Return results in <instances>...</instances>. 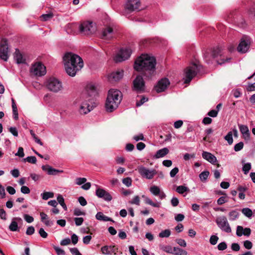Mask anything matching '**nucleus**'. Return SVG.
<instances>
[{
	"mask_svg": "<svg viewBox=\"0 0 255 255\" xmlns=\"http://www.w3.org/2000/svg\"><path fill=\"white\" fill-rule=\"evenodd\" d=\"M156 59L147 54H142L135 61L134 69L141 72L142 75H137L133 81L132 90L138 93L144 91L145 82L142 76L150 78L155 75Z\"/></svg>",
	"mask_w": 255,
	"mask_h": 255,
	"instance_id": "nucleus-1",
	"label": "nucleus"
},
{
	"mask_svg": "<svg viewBox=\"0 0 255 255\" xmlns=\"http://www.w3.org/2000/svg\"><path fill=\"white\" fill-rule=\"evenodd\" d=\"M65 68L70 76H74L76 72L83 66L82 59L78 55L71 52L66 53L63 57Z\"/></svg>",
	"mask_w": 255,
	"mask_h": 255,
	"instance_id": "nucleus-2",
	"label": "nucleus"
},
{
	"mask_svg": "<svg viewBox=\"0 0 255 255\" xmlns=\"http://www.w3.org/2000/svg\"><path fill=\"white\" fill-rule=\"evenodd\" d=\"M123 98L122 92L116 89H110L108 94L105 103V109L107 112L111 113L117 109Z\"/></svg>",
	"mask_w": 255,
	"mask_h": 255,
	"instance_id": "nucleus-3",
	"label": "nucleus"
},
{
	"mask_svg": "<svg viewBox=\"0 0 255 255\" xmlns=\"http://www.w3.org/2000/svg\"><path fill=\"white\" fill-rule=\"evenodd\" d=\"M201 66L197 63H192L185 70V79L184 83L188 84L197 74L201 70Z\"/></svg>",
	"mask_w": 255,
	"mask_h": 255,
	"instance_id": "nucleus-4",
	"label": "nucleus"
},
{
	"mask_svg": "<svg viewBox=\"0 0 255 255\" xmlns=\"http://www.w3.org/2000/svg\"><path fill=\"white\" fill-rule=\"evenodd\" d=\"M46 86L49 91L54 93H57L62 89L61 82L54 77H51L47 80Z\"/></svg>",
	"mask_w": 255,
	"mask_h": 255,
	"instance_id": "nucleus-5",
	"label": "nucleus"
},
{
	"mask_svg": "<svg viewBox=\"0 0 255 255\" xmlns=\"http://www.w3.org/2000/svg\"><path fill=\"white\" fill-rule=\"evenodd\" d=\"M215 222L218 227L222 231L227 233L232 232L231 228L226 216H222L217 217Z\"/></svg>",
	"mask_w": 255,
	"mask_h": 255,
	"instance_id": "nucleus-6",
	"label": "nucleus"
},
{
	"mask_svg": "<svg viewBox=\"0 0 255 255\" xmlns=\"http://www.w3.org/2000/svg\"><path fill=\"white\" fill-rule=\"evenodd\" d=\"M95 28L93 26L92 22L84 21L79 26V31L82 34L89 35L95 32Z\"/></svg>",
	"mask_w": 255,
	"mask_h": 255,
	"instance_id": "nucleus-7",
	"label": "nucleus"
},
{
	"mask_svg": "<svg viewBox=\"0 0 255 255\" xmlns=\"http://www.w3.org/2000/svg\"><path fill=\"white\" fill-rule=\"evenodd\" d=\"M218 56H222L221 50L219 47H214L210 50H207L204 54V59L207 63H210L212 59H215Z\"/></svg>",
	"mask_w": 255,
	"mask_h": 255,
	"instance_id": "nucleus-8",
	"label": "nucleus"
},
{
	"mask_svg": "<svg viewBox=\"0 0 255 255\" xmlns=\"http://www.w3.org/2000/svg\"><path fill=\"white\" fill-rule=\"evenodd\" d=\"M30 71L31 74L37 76H43L46 73L45 66L40 62L33 64Z\"/></svg>",
	"mask_w": 255,
	"mask_h": 255,
	"instance_id": "nucleus-9",
	"label": "nucleus"
},
{
	"mask_svg": "<svg viewBox=\"0 0 255 255\" xmlns=\"http://www.w3.org/2000/svg\"><path fill=\"white\" fill-rule=\"evenodd\" d=\"M131 53V50L130 48H122L120 50L118 54L115 58L116 62H120L128 59Z\"/></svg>",
	"mask_w": 255,
	"mask_h": 255,
	"instance_id": "nucleus-10",
	"label": "nucleus"
},
{
	"mask_svg": "<svg viewBox=\"0 0 255 255\" xmlns=\"http://www.w3.org/2000/svg\"><path fill=\"white\" fill-rule=\"evenodd\" d=\"M8 52L7 41L5 38H2L0 43V58L6 61L8 58Z\"/></svg>",
	"mask_w": 255,
	"mask_h": 255,
	"instance_id": "nucleus-11",
	"label": "nucleus"
},
{
	"mask_svg": "<svg viewBox=\"0 0 255 255\" xmlns=\"http://www.w3.org/2000/svg\"><path fill=\"white\" fill-rule=\"evenodd\" d=\"M170 82L169 80L166 78H162L160 80L156 85L154 86V89L157 93H160L164 91L167 87L169 85Z\"/></svg>",
	"mask_w": 255,
	"mask_h": 255,
	"instance_id": "nucleus-12",
	"label": "nucleus"
},
{
	"mask_svg": "<svg viewBox=\"0 0 255 255\" xmlns=\"http://www.w3.org/2000/svg\"><path fill=\"white\" fill-rule=\"evenodd\" d=\"M251 41L248 37H244L241 39L237 49L238 51L242 53H246L250 48Z\"/></svg>",
	"mask_w": 255,
	"mask_h": 255,
	"instance_id": "nucleus-13",
	"label": "nucleus"
},
{
	"mask_svg": "<svg viewBox=\"0 0 255 255\" xmlns=\"http://www.w3.org/2000/svg\"><path fill=\"white\" fill-rule=\"evenodd\" d=\"M138 172L142 177L148 179H152L156 174V171L155 170H150L144 167H140L138 169Z\"/></svg>",
	"mask_w": 255,
	"mask_h": 255,
	"instance_id": "nucleus-14",
	"label": "nucleus"
},
{
	"mask_svg": "<svg viewBox=\"0 0 255 255\" xmlns=\"http://www.w3.org/2000/svg\"><path fill=\"white\" fill-rule=\"evenodd\" d=\"M140 5V0H127L125 6V9L132 12L138 9Z\"/></svg>",
	"mask_w": 255,
	"mask_h": 255,
	"instance_id": "nucleus-15",
	"label": "nucleus"
},
{
	"mask_svg": "<svg viewBox=\"0 0 255 255\" xmlns=\"http://www.w3.org/2000/svg\"><path fill=\"white\" fill-rule=\"evenodd\" d=\"M92 99L88 98L82 103L80 108V112L82 114H86L93 110V106H91L89 103H92Z\"/></svg>",
	"mask_w": 255,
	"mask_h": 255,
	"instance_id": "nucleus-16",
	"label": "nucleus"
},
{
	"mask_svg": "<svg viewBox=\"0 0 255 255\" xmlns=\"http://www.w3.org/2000/svg\"><path fill=\"white\" fill-rule=\"evenodd\" d=\"M96 195L99 198H103L107 201H110L112 199V197L110 194L102 188H97L96 190Z\"/></svg>",
	"mask_w": 255,
	"mask_h": 255,
	"instance_id": "nucleus-17",
	"label": "nucleus"
},
{
	"mask_svg": "<svg viewBox=\"0 0 255 255\" xmlns=\"http://www.w3.org/2000/svg\"><path fill=\"white\" fill-rule=\"evenodd\" d=\"M124 75V71H118L113 72L108 76V80L110 82H115L121 80Z\"/></svg>",
	"mask_w": 255,
	"mask_h": 255,
	"instance_id": "nucleus-18",
	"label": "nucleus"
},
{
	"mask_svg": "<svg viewBox=\"0 0 255 255\" xmlns=\"http://www.w3.org/2000/svg\"><path fill=\"white\" fill-rule=\"evenodd\" d=\"M87 95L85 96L87 99L91 98L92 99V97L95 96L97 93L96 87L93 84H90L87 86Z\"/></svg>",
	"mask_w": 255,
	"mask_h": 255,
	"instance_id": "nucleus-19",
	"label": "nucleus"
},
{
	"mask_svg": "<svg viewBox=\"0 0 255 255\" xmlns=\"http://www.w3.org/2000/svg\"><path fill=\"white\" fill-rule=\"evenodd\" d=\"M202 157L212 164L215 165L217 161L216 157L214 155L207 151L203 152Z\"/></svg>",
	"mask_w": 255,
	"mask_h": 255,
	"instance_id": "nucleus-20",
	"label": "nucleus"
},
{
	"mask_svg": "<svg viewBox=\"0 0 255 255\" xmlns=\"http://www.w3.org/2000/svg\"><path fill=\"white\" fill-rule=\"evenodd\" d=\"M16 221L22 222V220L20 218H14L9 226V229L10 231L12 232L19 231L18 224Z\"/></svg>",
	"mask_w": 255,
	"mask_h": 255,
	"instance_id": "nucleus-21",
	"label": "nucleus"
},
{
	"mask_svg": "<svg viewBox=\"0 0 255 255\" xmlns=\"http://www.w3.org/2000/svg\"><path fill=\"white\" fill-rule=\"evenodd\" d=\"M113 31V29L111 27H108L104 29L102 32L101 38L103 39H110L112 36L110 35Z\"/></svg>",
	"mask_w": 255,
	"mask_h": 255,
	"instance_id": "nucleus-22",
	"label": "nucleus"
},
{
	"mask_svg": "<svg viewBox=\"0 0 255 255\" xmlns=\"http://www.w3.org/2000/svg\"><path fill=\"white\" fill-rule=\"evenodd\" d=\"M169 152V149L167 147L163 148L157 151L154 157L156 158L163 157L167 154Z\"/></svg>",
	"mask_w": 255,
	"mask_h": 255,
	"instance_id": "nucleus-23",
	"label": "nucleus"
},
{
	"mask_svg": "<svg viewBox=\"0 0 255 255\" xmlns=\"http://www.w3.org/2000/svg\"><path fill=\"white\" fill-rule=\"evenodd\" d=\"M96 218L98 220L103 221H111L114 222V221L111 218L106 216L102 212H99L96 215Z\"/></svg>",
	"mask_w": 255,
	"mask_h": 255,
	"instance_id": "nucleus-24",
	"label": "nucleus"
},
{
	"mask_svg": "<svg viewBox=\"0 0 255 255\" xmlns=\"http://www.w3.org/2000/svg\"><path fill=\"white\" fill-rule=\"evenodd\" d=\"M40 215L41 216V221L44 222L46 226L50 227L53 225V221L47 220L48 216L45 213L41 212Z\"/></svg>",
	"mask_w": 255,
	"mask_h": 255,
	"instance_id": "nucleus-25",
	"label": "nucleus"
},
{
	"mask_svg": "<svg viewBox=\"0 0 255 255\" xmlns=\"http://www.w3.org/2000/svg\"><path fill=\"white\" fill-rule=\"evenodd\" d=\"M14 58L18 64L24 63L25 62V59L23 58L22 54L20 53L19 50L17 49H16L15 50V52L14 53Z\"/></svg>",
	"mask_w": 255,
	"mask_h": 255,
	"instance_id": "nucleus-26",
	"label": "nucleus"
},
{
	"mask_svg": "<svg viewBox=\"0 0 255 255\" xmlns=\"http://www.w3.org/2000/svg\"><path fill=\"white\" fill-rule=\"evenodd\" d=\"M173 254L175 255H187V252L182 249L177 247H174L173 248Z\"/></svg>",
	"mask_w": 255,
	"mask_h": 255,
	"instance_id": "nucleus-27",
	"label": "nucleus"
},
{
	"mask_svg": "<svg viewBox=\"0 0 255 255\" xmlns=\"http://www.w3.org/2000/svg\"><path fill=\"white\" fill-rule=\"evenodd\" d=\"M159 248L160 250L164 251L165 252L168 254H173V248L170 246H164L160 245L159 246Z\"/></svg>",
	"mask_w": 255,
	"mask_h": 255,
	"instance_id": "nucleus-28",
	"label": "nucleus"
},
{
	"mask_svg": "<svg viewBox=\"0 0 255 255\" xmlns=\"http://www.w3.org/2000/svg\"><path fill=\"white\" fill-rule=\"evenodd\" d=\"M57 201L58 203L60 204V205L63 207V208L64 209L65 211H66L67 210V206L64 202V199L63 197V196L59 194L57 198Z\"/></svg>",
	"mask_w": 255,
	"mask_h": 255,
	"instance_id": "nucleus-29",
	"label": "nucleus"
},
{
	"mask_svg": "<svg viewBox=\"0 0 255 255\" xmlns=\"http://www.w3.org/2000/svg\"><path fill=\"white\" fill-rule=\"evenodd\" d=\"M239 215V213L237 210H232L229 214L230 220L232 221L235 220L237 218H238Z\"/></svg>",
	"mask_w": 255,
	"mask_h": 255,
	"instance_id": "nucleus-30",
	"label": "nucleus"
},
{
	"mask_svg": "<svg viewBox=\"0 0 255 255\" xmlns=\"http://www.w3.org/2000/svg\"><path fill=\"white\" fill-rule=\"evenodd\" d=\"M210 172L208 171H204L199 174V177L202 182H205L208 178Z\"/></svg>",
	"mask_w": 255,
	"mask_h": 255,
	"instance_id": "nucleus-31",
	"label": "nucleus"
},
{
	"mask_svg": "<svg viewBox=\"0 0 255 255\" xmlns=\"http://www.w3.org/2000/svg\"><path fill=\"white\" fill-rule=\"evenodd\" d=\"M150 191L155 196H158L160 193V188L156 186H152L150 188Z\"/></svg>",
	"mask_w": 255,
	"mask_h": 255,
	"instance_id": "nucleus-32",
	"label": "nucleus"
},
{
	"mask_svg": "<svg viewBox=\"0 0 255 255\" xmlns=\"http://www.w3.org/2000/svg\"><path fill=\"white\" fill-rule=\"evenodd\" d=\"M171 234V231L169 229H166L165 230L162 231L159 234V237L160 238H167L169 237Z\"/></svg>",
	"mask_w": 255,
	"mask_h": 255,
	"instance_id": "nucleus-33",
	"label": "nucleus"
},
{
	"mask_svg": "<svg viewBox=\"0 0 255 255\" xmlns=\"http://www.w3.org/2000/svg\"><path fill=\"white\" fill-rule=\"evenodd\" d=\"M189 190V189L188 188L183 185L177 186L176 189V192L179 194H183L184 192Z\"/></svg>",
	"mask_w": 255,
	"mask_h": 255,
	"instance_id": "nucleus-34",
	"label": "nucleus"
},
{
	"mask_svg": "<svg viewBox=\"0 0 255 255\" xmlns=\"http://www.w3.org/2000/svg\"><path fill=\"white\" fill-rule=\"evenodd\" d=\"M41 196L43 200H46L50 198H53L54 193L50 192H44L41 194Z\"/></svg>",
	"mask_w": 255,
	"mask_h": 255,
	"instance_id": "nucleus-35",
	"label": "nucleus"
},
{
	"mask_svg": "<svg viewBox=\"0 0 255 255\" xmlns=\"http://www.w3.org/2000/svg\"><path fill=\"white\" fill-rule=\"evenodd\" d=\"M53 17V14L51 12L42 14L40 16L41 20L42 21H47L51 19Z\"/></svg>",
	"mask_w": 255,
	"mask_h": 255,
	"instance_id": "nucleus-36",
	"label": "nucleus"
},
{
	"mask_svg": "<svg viewBox=\"0 0 255 255\" xmlns=\"http://www.w3.org/2000/svg\"><path fill=\"white\" fill-rule=\"evenodd\" d=\"M63 170H58V169L53 168L51 166V168H50L49 170H48V175H56L59 173H63Z\"/></svg>",
	"mask_w": 255,
	"mask_h": 255,
	"instance_id": "nucleus-37",
	"label": "nucleus"
},
{
	"mask_svg": "<svg viewBox=\"0 0 255 255\" xmlns=\"http://www.w3.org/2000/svg\"><path fill=\"white\" fill-rule=\"evenodd\" d=\"M242 212L246 216L251 217L253 215V212L251 209L249 208H243L242 210Z\"/></svg>",
	"mask_w": 255,
	"mask_h": 255,
	"instance_id": "nucleus-38",
	"label": "nucleus"
},
{
	"mask_svg": "<svg viewBox=\"0 0 255 255\" xmlns=\"http://www.w3.org/2000/svg\"><path fill=\"white\" fill-rule=\"evenodd\" d=\"M225 139L228 141L229 144L231 145L233 142L232 132H229L228 134L225 136Z\"/></svg>",
	"mask_w": 255,
	"mask_h": 255,
	"instance_id": "nucleus-39",
	"label": "nucleus"
},
{
	"mask_svg": "<svg viewBox=\"0 0 255 255\" xmlns=\"http://www.w3.org/2000/svg\"><path fill=\"white\" fill-rule=\"evenodd\" d=\"M23 160L24 161H27L29 163H32V164H35L37 161L36 157L33 156H28L26 158H24Z\"/></svg>",
	"mask_w": 255,
	"mask_h": 255,
	"instance_id": "nucleus-40",
	"label": "nucleus"
},
{
	"mask_svg": "<svg viewBox=\"0 0 255 255\" xmlns=\"http://www.w3.org/2000/svg\"><path fill=\"white\" fill-rule=\"evenodd\" d=\"M251 169V164L250 163H247L245 164L243 167V171L244 174H247L249 173V171Z\"/></svg>",
	"mask_w": 255,
	"mask_h": 255,
	"instance_id": "nucleus-41",
	"label": "nucleus"
},
{
	"mask_svg": "<svg viewBox=\"0 0 255 255\" xmlns=\"http://www.w3.org/2000/svg\"><path fill=\"white\" fill-rule=\"evenodd\" d=\"M239 127L240 130L241 132L242 133V134L247 133H248V132L249 131V128L247 126L240 125H239Z\"/></svg>",
	"mask_w": 255,
	"mask_h": 255,
	"instance_id": "nucleus-42",
	"label": "nucleus"
},
{
	"mask_svg": "<svg viewBox=\"0 0 255 255\" xmlns=\"http://www.w3.org/2000/svg\"><path fill=\"white\" fill-rule=\"evenodd\" d=\"M244 144L243 142L241 141L234 146V150L235 151H239L242 149L244 147Z\"/></svg>",
	"mask_w": 255,
	"mask_h": 255,
	"instance_id": "nucleus-43",
	"label": "nucleus"
},
{
	"mask_svg": "<svg viewBox=\"0 0 255 255\" xmlns=\"http://www.w3.org/2000/svg\"><path fill=\"white\" fill-rule=\"evenodd\" d=\"M218 240L219 238L218 236L216 235H212L210 237V243L211 245H215L217 243Z\"/></svg>",
	"mask_w": 255,
	"mask_h": 255,
	"instance_id": "nucleus-44",
	"label": "nucleus"
},
{
	"mask_svg": "<svg viewBox=\"0 0 255 255\" xmlns=\"http://www.w3.org/2000/svg\"><path fill=\"white\" fill-rule=\"evenodd\" d=\"M132 180L130 177H126L123 179V183L127 187H129L131 185Z\"/></svg>",
	"mask_w": 255,
	"mask_h": 255,
	"instance_id": "nucleus-45",
	"label": "nucleus"
},
{
	"mask_svg": "<svg viewBox=\"0 0 255 255\" xmlns=\"http://www.w3.org/2000/svg\"><path fill=\"white\" fill-rule=\"evenodd\" d=\"M53 248L58 255H65V252L63 250L55 246H53Z\"/></svg>",
	"mask_w": 255,
	"mask_h": 255,
	"instance_id": "nucleus-46",
	"label": "nucleus"
},
{
	"mask_svg": "<svg viewBox=\"0 0 255 255\" xmlns=\"http://www.w3.org/2000/svg\"><path fill=\"white\" fill-rule=\"evenodd\" d=\"M244 246L246 249L250 250L253 247V244L251 241L246 240L244 242Z\"/></svg>",
	"mask_w": 255,
	"mask_h": 255,
	"instance_id": "nucleus-47",
	"label": "nucleus"
},
{
	"mask_svg": "<svg viewBox=\"0 0 255 255\" xmlns=\"http://www.w3.org/2000/svg\"><path fill=\"white\" fill-rule=\"evenodd\" d=\"M227 248V245L226 242H223L218 245V249L219 251H224Z\"/></svg>",
	"mask_w": 255,
	"mask_h": 255,
	"instance_id": "nucleus-48",
	"label": "nucleus"
},
{
	"mask_svg": "<svg viewBox=\"0 0 255 255\" xmlns=\"http://www.w3.org/2000/svg\"><path fill=\"white\" fill-rule=\"evenodd\" d=\"M75 224L77 226L81 225L84 221V219L82 217H76L74 218Z\"/></svg>",
	"mask_w": 255,
	"mask_h": 255,
	"instance_id": "nucleus-49",
	"label": "nucleus"
},
{
	"mask_svg": "<svg viewBox=\"0 0 255 255\" xmlns=\"http://www.w3.org/2000/svg\"><path fill=\"white\" fill-rule=\"evenodd\" d=\"M175 241L179 246L183 247H186L187 244L184 240H183L182 239H176Z\"/></svg>",
	"mask_w": 255,
	"mask_h": 255,
	"instance_id": "nucleus-50",
	"label": "nucleus"
},
{
	"mask_svg": "<svg viewBox=\"0 0 255 255\" xmlns=\"http://www.w3.org/2000/svg\"><path fill=\"white\" fill-rule=\"evenodd\" d=\"M109 249V246H105L101 248V251L103 254L109 255L111 254V251Z\"/></svg>",
	"mask_w": 255,
	"mask_h": 255,
	"instance_id": "nucleus-51",
	"label": "nucleus"
},
{
	"mask_svg": "<svg viewBox=\"0 0 255 255\" xmlns=\"http://www.w3.org/2000/svg\"><path fill=\"white\" fill-rule=\"evenodd\" d=\"M9 131L14 136H17L18 135V131L16 128L10 127L8 128Z\"/></svg>",
	"mask_w": 255,
	"mask_h": 255,
	"instance_id": "nucleus-52",
	"label": "nucleus"
},
{
	"mask_svg": "<svg viewBox=\"0 0 255 255\" xmlns=\"http://www.w3.org/2000/svg\"><path fill=\"white\" fill-rule=\"evenodd\" d=\"M244 228L241 226H238L237 227L236 234L238 237H241L243 235Z\"/></svg>",
	"mask_w": 255,
	"mask_h": 255,
	"instance_id": "nucleus-53",
	"label": "nucleus"
},
{
	"mask_svg": "<svg viewBox=\"0 0 255 255\" xmlns=\"http://www.w3.org/2000/svg\"><path fill=\"white\" fill-rule=\"evenodd\" d=\"M15 156H19L20 157H23L24 156L23 151V148L22 147H19L18 149V151L15 154Z\"/></svg>",
	"mask_w": 255,
	"mask_h": 255,
	"instance_id": "nucleus-54",
	"label": "nucleus"
},
{
	"mask_svg": "<svg viewBox=\"0 0 255 255\" xmlns=\"http://www.w3.org/2000/svg\"><path fill=\"white\" fill-rule=\"evenodd\" d=\"M74 215L75 216H80V215H85V213L83 211H82L79 208H76L74 210Z\"/></svg>",
	"mask_w": 255,
	"mask_h": 255,
	"instance_id": "nucleus-55",
	"label": "nucleus"
},
{
	"mask_svg": "<svg viewBox=\"0 0 255 255\" xmlns=\"http://www.w3.org/2000/svg\"><path fill=\"white\" fill-rule=\"evenodd\" d=\"M35 229L33 226L28 227L26 230V234L27 235H32L34 233Z\"/></svg>",
	"mask_w": 255,
	"mask_h": 255,
	"instance_id": "nucleus-56",
	"label": "nucleus"
},
{
	"mask_svg": "<svg viewBox=\"0 0 255 255\" xmlns=\"http://www.w3.org/2000/svg\"><path fill=\"white\" fill-rule=\"evenodd\" d=\"M130 203L132 204H135L137 205H139L140 203V199L138 196H135L133 199L130 202Z\"/></svg>",
	"mask_w": 255,
	"mask_h": 255,
	"instance_id": "nucleus-57",
	"label": "nucleus"
},
{
	"mask_svg": "<svg viewBox=\"0 0 255 255\" xmlns=\"http://www.w3.org/2000/svg\"><path fill=\"white\" fill-rule=\"evenodd\" d=\"M218 113V111L212 110L208 113L207 115L211 117L215 118L217 116Z\"/></svg>",
	"mask_w": 255,
	"mask_h": 255,
	"instance_id": "nucleus-58",
	"label": "nucleus"
},
{
	"mask_svg": "<svg viewBox=\"0 0 255 255\" xmlns=\"http://www.w3.org/2000/svg\"><path fill=\"white\" fill-rule=\"evenodd\" d=\"M148 100V99L145 98L144 96H143L141 100L139 101H137L136 103V106L137 107H139L143 104L145 102Z\"/></svg>",
	"mask_w": 255,
	"mask_h": 255,
	"instance_id": "nucleus-59",
	"label": "nucleus"
},
{
	"mask_svg": "<svg viewBox=\"0 0 255 255\" xmlns=\"http://www.w3.org/2000/svg\"><path fill=\"white\" fill-rule=\"evenodd\" d=\"M40 236L43 238H46L48 236L47 233L44 231V230L41 228L38 232Z\"/></svg>",
	"mask_w": 255,
	"mask_h": 255,
	"instance_id": "nucleus-60",
	"label": "nucleus"
},
{
	"mask_svg": "<svg viewBox=\"0 0 255 255\" xmlns=\"http://www.w3.org/2000/svg\"><path fill=\"white\" fill-rule=\"evenodd\" d=\"M78 201L81 205L82 206H85L87 204V201L86 199L82 196H80L78 198Z\"/></svg>",
	"mask_w": 255,
	"mask_h": 255,
	"instance_id": "nucleus-61",
	"label": "nucleus"
},
{
	"mask_svg": "<svg viewBox=\"0 0 255 255\" xmlns=\"http://www.w3.org/2000/svg\"><path fill=\"white\" fill-rule=\"evenodd\" d=\"M20 191L23 194H29L30 192L29 188L26 186H22L21 187Z\"/></svg>",
	"mask_w": 255,
	"mask_h": 255,
	"instance_id": "nucleus-62",
	"label": "nucleus"
},
{
	"mask_svg": "<svg viewBox=\"0 0 255 255\" xmlns=\"http://www.w3.org/2000/svg\"><path fill=\"white\" fill-rule=\"evenodd\" d=\"M70 251L73 255H82L80 252L79 251L78 249L76 248H70Z\"/></svg>",
	"mask_w": 255,
	"mask_h": 255,
	"instance_id": "nucleus-63",
	"label": "nucleus"
},
{
	"mask_svg": "<svg viewBox=\"0 0 255 255\" xmlns=\"http://www.w3.org/2000/svg\"><path fill=\"white\" fill-rule=\"evenodd\" d=\"M231 249L234 251L238 252L240 250V247L237 243H233L231 245Z\"/></svg>",
	"mask_w": 255,
	"mask_h": 255,
	"instance_id": "nucleus-64",
	"label": "nucleus"
}]
</instances>
